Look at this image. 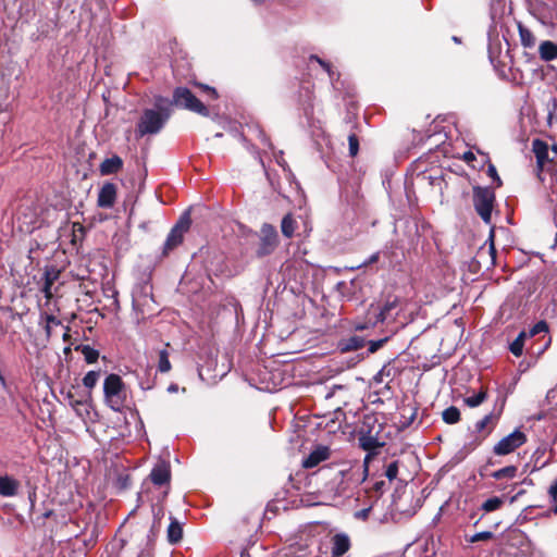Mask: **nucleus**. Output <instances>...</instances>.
Segmentation results:
<instances>
[{"label": "nucleus", "mask_w": 557, "mask_h": 557, "mask_svg": "<svg viewBox=\"0 0 557 557\" xmlns=\"http://www.w3.org/2000/svg\"><path fill=\"white\" fill-rule=\"evenodd\" d=\"M417 408L413 406L403 407L399 421L403 428H408L413 423L417 417Z\"/></svg>", "instance_id": "412c9836"}, {"label": "nucleus", "mask_w": 557, "mask_h": 557, "mask_svg": "<svg viewBox=\"0 0 557 557\" xmlns=\"http://www.w3.org/2000/svg\"><path fill=\"white\" fill-rule=\"evenodd\" d=\"M463 160L470 162L474 160V154L471 151H467L463 154Z\"/></svg>", "instance_id": "a18cd8bd"}, {"label": "nucleus", "mask_w": 557, "mask_h": 557, "mask_svg": "<svg viewBox=\"0 0 557 557\" xmlns=\"http://www.w3.org/2000/svg\"><path fill=\"white\" fill-rule=\"evenodd\" d=\"M205 88H206V90H208L209 92H211V94H212V96H214V97L216 96V92H215V90H214L213 88H211V87H209V86H206Z\"/></svg>", "instance_id": "864d4df0"}, {"label": "nucleus", "mask_w": 557, "mask_h": 557, "mask_svg": "<svg viewBox=\"0 0 557 557\" xmlns=\"http://www.w3.org/2000/svg\"><path fill=\"white\" fill-rule=\"evenodd\" d=\"M79 404H81V401H79V400L71 401V405H72V406L79 405Z\"/></svg>", "instance_id": "6e6d98bb"}, {"label": "nucleus", "mask_w": 557, "mask_h": 557, "mask_svg": "<svg viewBox=\"0 0 557 557\" xmlns=\"http://www.w3.org/2000/svg\"><path fill=\"white\" fill-rule=\"evenodd\" d=\"M495 200L494 193L488 188L476 187L473 190V205L478 214L485 223L491 222L493 205Z\"/></svg>", "instance_id": "39448f33"}, {"label": "nucleus", "mask_w": 557, "mask_h": 557, "mask_svg": "<svg viewBox=\"0 0 557 557\" xmlns=\"http://www.w3.org/2000/svg\"><path fill=\"white\" fill-rule=\"evenodd\" d=\"M20 483L12 476L0 475V496L13 497L17 494Z\"/></svg>", "instance_id": "2eb2a0df"}, {"label": "nucleus", "mask_w": 557, "mask_h": 557, "mask_svg": "<svg viewBox=\"0 0 557 557\" xmlns=\"http://www.w3.org/2000/svg\"><path fill=\"white\" fill-rule=\"evenodd\" d=\"M548 494L555 504V512L557 511V479L550 484Z\"/></svg>", "instance_id": "58836bf2"}, {"label": "nucleus", "mask_w": 557, "mask_h": 557, "mask_svg": "<svg viewBox=\"0 0 557 557\" xmlns=\"http://www.w3.org/2000/svg\"><path fill=\"white\" fill-rule=\"evenodd\" d=\"M50 285H51V283H50V282H47V283L45 284V287H44V292H45V294H46V297H47V298H50V297H51V294H50Z\"/></svg>", "instance_id": "de8ad7c7"}, {"label": "nucleus", "mask_w": 557, "mask_h": 557, "mask_svg": "<svg viewBox=\"0 0 557 557\" xmlns=\"http://www.w3.org/2000/svg\"><path fill=\"white\" fill-rule=\"evenodd\" d=\"M295 230H296V221H295V219L293 218L292 214H286L283 218L282 223H281L282 234L285 237L290 238V237H293V235L295 233Z\"/></svg>", "instance_id": "4be33fe9"}, {"label": "nucleus", "mask_w": 557, "mask_h": 557, "mask_svg": "<svg viewBox=\"0 0 557 557\" xmlns=\"http://www.w3.org/2000/svg\"><path fill=\"white\" fill-rule=\"evenodd\" d=\"M527 336L525 332H521L518 337L510 344L509 349L512 355L520 357L523 351V341Z\"/></svg>", "instance_id": "c85d7f7f"}, {"label": "nucleus", "mask_w": 557, "mask_h": 557, "mask_svg": "<svg viewBox=\"0 0 557 557\" xmlns=\"http://www.w3.org/2000/svg\"><path fill=\"white\" fill-rule=\"evenodd\" d=\"M533 151L539 162H542L543 159L547 156V146L543 141L536 139L533 141Z\"/></svg>", "instance_id": "2f4dec72"}, {"label": "nucleus", "mask_w": 557, "mask_h": 557, "mask_svg": "<svg viewBox=\"0 0 557 557\" xmlns=\"http://www.w3.org/2000/svg\"><path fill=\"white\" fill-rule=\"evenodd\" d=\"M443 420L448 424H455L460 420V411L457 407L450 406L443 411Z\"/></svg>", "instance_id": "b1692460"}, {"label": "nucleus", "mask_w": 557, "mask_h": 557, "mask_svg": "<svg viewBox=\"0 0 557 557\" xmlns=\"http://www.w3.org/2000/svg\"><path fill=\"white\" fill-rule=\"evenodd\" d=\"M371 456L368 454L364 458L363 465L355 463V465H346L345 468L339 470V474L343 478V483L346 481L347 483L360 484L368 476V463Z\"/></svg>", "instance_id": "1a4fd4ad"}, {"label": "nucleus", "mask_w": 557, "mask_h": 557, "mask_svg": "<svg viewBox=\"0 0 557 557\" xmlns=\"http://www.w3.org/2000/svg\"><path fill=\"white\" fill-rule=\"evenodd\" d=\"M330 448L327 446H318L314 448L307 458L302 461V467L310 469L318 466L320 462L329 459Z\"/></svg>", "instance_id": "ddd939ff"}, {"label": "nucleus", "mask_w": 557, "mask_h": 557, "mask_svg": "<svg viewBox=\"0 0 557 557\" xmlns=\"http://www.w3.org/2000/svg\"><path fill=\"white\" fill-rule=\"evenodd\" d=\"M397 373V370L391 363L384 364L382 369L375 374L374 381L379 384L385 381H391Z\"/></svg>", "instance_id": "aec40b11"}, {"label": "nucleus", "mask_w": 557, "mask_h": 557, "mask_svg": "<svg viewBox=\"0 0 557 557\" xmlns=\"http://www.w3.org/2000/svg\"><path fill=\"white\" fill-rule=\"evenodd\" d=\"M158 370L161 373H166L171 370V362L169 359V352L165 349L159 351Z\"/></svg>", "instance_id": "7c9ffc66"}, {"label": "nucleus", "mask_w": 557, "mask_h": 557, "mask_svg": "<svg viewBox=\"0 0 557 557\" xmlns=\"http://www.w3.org/2000/svg\"><path fill=\"white\" fill-rule=\"evenodd\" d=\"M540 59L544 62H550L557 59V42L544 40L539 46Z\"/></svg>", "instance_id": "dca6fc26"}, {"label": "nucleus", "mask_w": 557, "mask_h": 557, "mask_svg": "<svg viewBox=\"0 0 557 557\" xmlns=\"http://www.w3.org/2000/svg\"><path fill=\"white\" fill-rule=\"evenodd\" d=\"M397 474H398V461H393L387 466V468L385 470V475L389 481H393L397 478Z\"/></svg>", "instance_id": "c9c22d12"}, {"label": "nucleus", "mask_w": 557, "mask_h": 557, "mask_svg": "<svg viewBox=\"0 0 557 557\" xmlns=\"http://www.w3.org/2000/svg\"><path fill=\"white\" fill-rule=\"evenodd\" d=\"M370 511H371V507L361 509L355 513V517L357 519L366 520L369 517Z\"/></svg>", "instance_id": "79ce46f5"}, {"label": "nucleus", "mask_w": 557, "mask_h": 557, "mask_svg": "<svg viewBox=\"0 0 557 557\" xmlns=\"http://www.w3.org/2000/svg\"><path fill=\"white\" fill-rule=\"evenodd\" d=\"M173 103L196 112L200 115L208 116L209 110L207 107L187 88L178 87L173 94Z\"/></svg>", "instance_id": "20e7f679"}, {"label": "nucleus", "mask_w": 557, "mask_h": 557, "mask_svg": "<svg viewBox=\"0 0 557 557\" xmlns=\"http://www.w3.org/2000/svg\"><path fill=\"white\" fill-rule=\"evenodd\" d=\"M177 391H178V385L177 384L172 383V384H170L168 386V392L169 393H176Z\"/></svg>", "instance_id": "09e8293b"}, {"label": "nucleus", "mask_w": 557, "mask_h": 557, "mask_svg": "<svg viewBox=\"0 0 557 557\" xmlns=\"http://www.w3.org/2000/svg\"><path fill=\"white\" fill-rule=\"evenodd\" d=\"M276 161H277V163H278L281 166H283V168L285 169V161H284V159L282 158V156H280L278 158H276Z\"/></svg>", "instance_id": "603ef678"}, {"label": "nucleus", "mask_w": 557, "mask_h": 557, "mask_svg": "<svg viewBox=\"0 0 557 557\" xmlns=\"http://www.w3.org/2000/svg\"><path fill=\"white\" fill-rule=\"evenodd\" d=\"M159 111L147 109L144 111L138 124H137V135L139 137H144L148 134H157L164 126L165 122L169 120L171 115V110L169 108L161 107L160 103L157 104Z\"/></svg>", "instance_id": "f257e3e1"}, {"label": "nucleus", "mask_w": 557, "mask_h": 557, "mask_svg": "<svg viewBox=\"0 0 557 557\" xmlns=\"http://www.w3.org/2000/svg\"><path fill=\"white\" fill-rule=\"evenodd\" d=\"M77 349L81 350V352L83 354L86 362H88V363L96 362L98 357H99L98 350L94 349L89 345H83V346L78 347Z\"/></svg>", "instance_id": "c756f323"}, {"label": "nucleus", "mask_w": 557, "mask_h": 557, "mask_svg": "<svg viewBox=\"0 0 557 557\" xmlns=\"http://www.w3.org/2000/svg\"><path fill=\"white\" fill-rule=\"evenodd\" d=\"M487 398L485 391H480L478 394L468 396L463 399L465 404L470 408L479 407Z\"/></svg>", "instance_id": "393cba45"}, {"label": "nucleus", "mask_w": 557, "mask_h": 557, "mask_svg": "<svg viewBox=\"0 0 557 557\" xmlns=\"http://www.w3.org/2000/svg\"><path fill=\"white\" fill-rule=\"evenodd\" d=\"M395 307V302H387L382 309L379 307L371 306L369 309L368 314L372 315V318H369L368 323H356L355 329L359 331H363L368 329L369 326H374L379 322L385 321L387 318V313Z\"/></svg>", "instance_id": "9d476101"}, {"label": "nucleus", "mask_w": 557, "mask_h": 557, "mask_svg": "<svg viewBox=\"0 0 557 557\" xmlns=\"http://www.w3.org/2000/svg\"><path fill=\"white\" fill-rule=\"evenodd\" d=\"M162 513H163V512H162V508H159L157 512H156V511H153V515H154V517H156V518H157V517H159V516H160V515H162Z\"/></svg>", "instance_id": "5fc2aeb1"}, {"label": "nucleus", "mask_w": 557, "mask_h": 557, "mask_svg": "<svg viewBox=\"0 0 557 557\" xmlns=\"http://www.w3.org/2000/svg\"><path fill=\"white\" fill-rule=\"evenodd\" d=\"M517 473V468L515 466H507L502 469H498L492 473V478L495 480H502L505 478H513Z\"/></svg>", "instance_id": "bb28decb"}, {"label": "nucleus", "mask_w": 557, "mask_h": 557, "mask_svg": "<svg viewBox=\"0 0 557 557\" xmlns=\"http://www.w3.org/2000/svg\"><path fill=\"white\" fill-rule=\"evenodd\" d=\"M384 485H385L384 481H380L374 484V488H375V491L379 492L383 488Z\"/></svg>", "instance_id": "3c124183"}, {"label": "nucleus", "mask_w": 557, "mask_h": 557, "mask_svg": "<svg viewBox=\"0 0 557 557\" xmlns=\"http://www.w3.org/2000/svg\"><path fill=\"white\" fill-rule=\"evenodd\" d=\"M525 442V434L519 429H516L512 433L503 437L498 443L495 444L493 447V453L496 456H505L521 447Z\"/></svg>", "instance_id": "6e6552de"}, {"label": "nucleus", "mask_w": 557, "mask_h": 557, "mask_svg": "<svg viewBox=\"0 0 557 557\" xmlns=\"http://www.w3.org/2000/svg\"><path fill=\"white\" fill-rule=\"evenodd\" d=\"M499 419V413L490 412L481 420L475 422L472 431V441L467 445L469 449H474L493 432Z\"/></svg>", "instance_id": "7ed1b4c3"}, {"label": "nucleus", "mask_w": 557, "mask_h": 557, "mask_svg": "<svg viewBox=\"0 0 557 557\" xmlns=\"http://www.w3.org/2000/svg\"><path fill=\"white\" fill-rule=\"evenodd\" d=\"M387 341V338L379 339V341H371L369 343V351L375 352L377 349H380L384 343Z\"/></svg>", "instance_id": "a19ab883"}, {"label": "nucleus", "mask_w": 557, "mask_h": 557, "mask_svg": "<svg viewBox=\"0 0 557 557\" xmlns=\"http://www.w3.org/2000/svg\"><path fill=\"white\" fill-rule=\"evenodd\" d=\"M331 557H344L350 548L349 536L345 533L335 534L332 540Z\"/></svg>", "instance_id": "f8f14e48"}, {"label": "nucleus", "mask_w": 557, "mask_h": 557, "mask_svg": "<svg viewBox=\"0 0 557 557\" xmlns=\"http://www.w3.org/2000/svg\"><path fill=\"white\" fill-rule=\"evenodd\" d=\"M524 493V491H519L518 493H516L513 496L510 497L509 502L510 504L515 503L519 496H521L522 494Z\"/></svg>", "instance_id": "8fccbe9b"}, {"label": "nucleus", "mask_w": 557, "mask_h": 557, "mask_svg": "<svg viewBox=\"0 0 557 557\" xmlns=\"http://www.w3.org/2000/svg\"><path fill=\"white\" fill-rule=\"evenodd\" d=\"M310 61H315L329 75L331 82H334L335 77L338 78V74L334 72L332 65L319 58L318 55H311Z\"/></svg>", "instance_id": "cd10ccee"}, {"label": "nucleus", "mask_w": 557, "mask_h": 557, "mask_svg": "<svg viewBox=\"0 0 557 557\" xmlns=\"http://www.w3.org/2000/svg\"><path fill=\"white\" fill-rule=\"evenodd\" d=\"M359 445L362 449L373 453L380 447L383 446V443L379 441V438L375 435H372L371 432L364 434L361 433L359 436Z\"/></svg>", "instance_id": "a211bd4d"}, {"label": "nucleus", "mask_w": 557, "mask_h": 557, "mask_svg": "<svg viewBox=\"0 0 557 557\" xmlns=\"http://www.w3.org/2000/svg\"><path fill=\"white\" fill-rule=\"evenodd\" d=\"M259 239L260 242L257 249V255L259 257L271 255L278 244V234L276 228L269 223L262 224Z\"/></svg>", "instance_id": "0eeeda50"}, {"label": "nucleus", "mask_w": 557, "mask_h": 557, "mask_svg": "<svg viewBox=\"0 0 557 557\" xmlns=\"http://www.w3.org/2000/svg\"><path fill=\"white\" fill-rule=\"evenodd\" d=\"M492 537H493V533L492 532L483 531V532H479V533L473 534L471 537H469L468 542L476 543V542H481V541H488Z\"/></svg>", "instance_id": "f704fd0d"}, {"label": "nucleus", "mask_w": 557, "mask_h": 557, "mask_svg": "<svg viewBox=\"0 0 557 557\" xmlns=\"http://www.w3.org/2000/svg\"><path fill=\"white\" fill-rule=\"evenodd\" d=\"M116 198V187L112 183H106L98 194V206L101 208H111Z\"/></svg>", "instance_id": "4468645a"}, {"label": "nucleus", "mask_w": 557, "mask_h": 557, "mask_svg": "<svg viewBox=\"0 0 557 557\" xmlns=\"http://www.w3.org/2000/svg\"><path fill=\"white\" fill-rule=\"evenodd\" d=\"M183 529L176 519H171V523L168 528V540L172 544H176L182 540Z\"/></svg>", "instance_id": "6ab92c4d"}, {"label": "nucleus", "mask_w": 557, "mask_h": 557, "mask_svg": "<svg viewBox=\"0 0 557 557\" xmlns=\"http://www.w3.org/2000/svg\"><path fill=\"white\" fill-rule=\"evenodd\" d=\"M487 174H488L490 177H492L497 183V186L502 185L500 177L498 176L496 168L493 164L488 165Z\"/></svg>", "instance_id": "ea45409f"}, {"label": "nucleus", "mask_w": 557, "mask_h": 557, "mask_svg": "<svg viewBox=\"0 0 557 557\" xmlns=\"http://www.w3.org/2000/svg\"><path fill=\"white\" fill-rule=\"evenodd\" d=\"M348 144H349V154L351 157L357 156L359 151V140L356 134H350L348 136Z\"/></svg>", "instance_id": "72a5a7b5"}, {"label": "nucleus", "mask_w": 557, "mask_h": 557, "mask_svg": "<svg viewBox=\"0 0 557 557\" xmlns=\"http://www.w3.org/2000/svg\"><path fill=\"white\" fill-rule=\"evenodd\" d=\"M103 393L107 405L114 411H120L124 405V384L117 374H110L103 383Z\"/></svg>", "instance_id": "f03ea898"}, {"label": "nucleus", "mask_w": 557, "mask_h": 557, "mask_svg": "<svg viewBox=\"0 0 557 557\" xmlns=\"http://www.w3.org/2000/svg\"><path fill=\"white\" fill-rule=\"evenodd\" d=\"M255 3H261L263 0H251Z\"/></svg>", "instance_id": "13d9d810"}, {"label": "nucleus", "mask_w": 557, "mask_h": 557, "mask_svg": "<svg viewBox=\"0 0 557 557\" xmlns=\"http://www.w3.org/2000/svg\"><path fill=\"white\" fill-rule=\"evenodd\" d=\"M519 35L523 47L533 48L535 46V37L530 29L520 25Z\"/></svg>", "instance_id": "5701e85b"}, {"label": "nucleus", "mask_w": 557, "mask_h": 557, "mask_svg": "<svg viewBox=\"0 0 557 557\" xmlns=\"http://www.w3.org/2000/svg\"><path fill=\"white\" fill-rule=\"evenodd\" d=\"M363 346V339L357 336L350 337L347 344V349H359Z\"/></svg>", "instance_id": "4c0bfd02"}, {"label": "nucleus", "mask_w": 557, "mask_h": 557, "mask_svg": "<svg viewBox=\"0 0 557 557\" xmlns=\"http://www.w3.org/2000/svg\"><path fill=\"white\" fill-rule=\"evenodd\" d=\"M490 249H491V252H494V251H495V248H494V244H493V243L491 244Z\"/></svg>", "instance_id": "4d7b16f0"}, {"label": "nucleus", "mask_w": 557, "mask_h": 557, "mask_svg": "<svg viewBox=\"0 0 557 557\" xmlns=\"http://www.w3.org/2000/svg\"><path fill=\"white\" fill-rule=\"evenodd\" d=\"M503 504H504V498L495 496V497L486 499L482 504L481 508L485 512H492V511L498 510Z\"/></svg>", "instance_id": "a878e982"}, {"label": "nucleus", "mask_w": 557, "mask_h": 557, "mask_svg": "<svg viewBox=\"0 0 557 557\" xmlns=\"http://www.w3.org/2000/svg\"><path fill=\"white\" fill-rule=\"evenodd\" d=\"M123 166V161L119 156H113L102 161L100 164V173L102 175H110L117 173Z\"/></svg>", "instance_id": "f3484780"}, {"label": "nucleus", "mask_w": 557, "mask_h": 557, "mask_svg": "<svg viewBox=\"0 0 557 557\" xmlns=\"http://www.w3.org/2000/svg\"><path fill=\"white\" fill-rule=\"evenodd\" d=\"M99 376H100V372L98 371H89L85 374V376L83 377V384L85 387L87 388H92L96 386L98 380H99Z\"/></svg>", "instance_id": "473e14b6"}, {"label": "nucleus", "mask_w": 557, "mask_h": 557, "mask_svg": "<svg viewBox=\"0 0 557 557\" xmlns=\"http://www.w3.org/2000/svg\"><path fill=\"white\" fill-rule=\"evenodd\" d=\"M547 330H548L547 323L545 321H540L531 327V330L529 332V336L532 337L542 332H546Z\"/></svg>", "instance_id": "e433bc0d"}, {"label": "nucleus", "mask_w": 557, "mask_h": 557, "mask_svg": "<svg viewBox=\"0 0 557 557\" xmlns=\"http://www.w3.org/2000/svg\"><path fill=\"white\" fill-rule=\"evenodd\" d=\"M47 322H48V324H50V323L59 324V321L57 320V318H54L52 315L47 317ZM47 332L49 333V325H47Z\"/></svg>", "instance_id": "c03bdc74"}, {"label": "nucleus", "mask_w": 557, "mask_h": 557, "mask_svg": "<svg viewBox=\"0 0 557 557\" xmlns=\"http://www.w3.org/2000/svg\"><path fill=\"white\" fill-rule=\"evenodd\" d=\"M149 478L154 485L162 486L169 484L171 480L170 463L165 460H160L152 468Z\"/></svg>", "instance_id": "9b49d317"}, {"label": "nucleus", "mask_w": 557, "mask_h": 557, "mask_svg": "<svg viewBox=\"0 0 557 557\" xmlns=\"http://www.w3.org/2000/svg\"><path fill=\"white\" fill-rule=\"evenodd\" d=\"M191 224L190 215L185 212L177 223L170 231L163 246V253L168 255L171 250L182 244L184 234L189 230Z\"/></svg>", "instance_id": "423d86ee"}, {"label": "nucleus", "mask_w": 557, "mask_h": 557, "mask_svg": "<svg viewBox=\"0 0 557 557\" xmlns=\"http://www.w3.org/2000/svg\"><path fill=\"white\" fill-rule=\"evenodd\" d=\"M379 260V252L373 253L367 261H364L359 268L372 264Z\"/></svg>", "instance_id": "37998d69"}, {"label": "nucleus", "mask_w": 557, "mask_h": 557, "mask_svg": "<svg viewBox=\"0 0 557 557\" xmlns=\"http://www.w3.org/2000/svg\"><path fill=\"white\" fill-rule=\"evenodd\" d=\"M137 557H152V554L150 550L148 549H143L139 552V554L137 555Z\"/></svg>", "instance_id": "49530a36"}]
</instances>
